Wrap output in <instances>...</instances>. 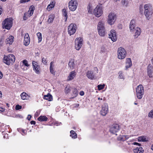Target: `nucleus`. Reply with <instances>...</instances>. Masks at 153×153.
Returning <instances> with one entry per match:
<instances>
[{
    "instance_id": "4",
    "label": "nucleus",
    "mask_w": 153,
    "mask_h": 153,
    "mask_svg": "<svg viewBox=\"0 0 153 153\" xmlns=\"http://www.w3.org/2000/svg\"><path fill=\"white\" fill-rule=\"evenodd\" d=\"M126 51L125 49L122 47L119 48L117 51L118 58L119 59H124L126 56Z\"/></svg>"
},
{
    "instance_id": "21",
    "label": "nucleus",
    "mask_w": 153,
    "mask_h": 153,
    "mask_svg": "<svg viewBox=\"0 0 153 153\" xmlns=\"http://www.w3.org/2000/svg\"><path fill=\"white\" fill-rule=\"evenodd\" d=\"M144 150L141 147H137L133 150L134 153H143Z\"/></svg>"
},
{
    "instance_id": "19",
    "label": "nucleus",
    "mask_w": 153,
    "mask_h": 153,
    "mask_svg": "<svg viewBox=\"0 0 153 153\" xmlns=\"http://www.w3.org/2000/svg\"><path fill=\"white\" fill-rule=\"evenodd\" d=\"M76 75V72L75 71H73L70 73L69 76L68 77L67 80L71 81L72 80Z\"/></svg>"
},
{
    "instance_id": "42",
    "label": "nucleus",
    "mask_w": 153,
    "mask_h": 153,
    "mask_svg": "<svg viewBox=\"0 0 153 153\" xmlns=\"http://www.w3.org/2000/svg\"><path fill=\"white\" fill-rule=\"evenodd\" d=\"M121 3L123 5L126 6L128 5V4L127 0H122Z\"/></svg>"
},
{
    "instance_id": "13",
    "label": "nucleus",
    "mask_w": 153,
    "mask_h": 153,
    "mask_svg": "<svg viewBox=\"0 0 153 153\" xmlns=\"http://www.w3.org/2000/svg\"><path fill=\"white\" fill-rule=\"evenodd\" d=\"M108 37L111 39L113 42H115L117 40V36L116 32L114 30H111L108 34Z\"/></svg>"
},
{
    "instance_id": "49",
    "label": "nucleus",
    "mask_w": 153,
    "mask_h": 153,
    "mask_svg": "<svg viewBox=\"0 0 153 153\" xmlns=\"http://www.w3.org/2000/svg\"><path fill=\"white\" fill-rule=\"evenodd\" d=\"M33 12H34L33 11L29 10L28 11V12L27 13H28V14H29V16H28L29 17L30 16L32 15L33 14Z\"/></svg>"
},
{
    "instance_id": "52",
    "label": "nucleus",
    "mask_w": 153,
    "mask_h": 153,
    "mask_svg": "<svg viewBox=\"0 0 153 153\" xmlns=\"http://www.w3.org/2000/svg\"><path fill=\"white\" fill-rule=\"evenodd\" d=\"M34 7L33 6V5L31 6L30 7L29 10L34 11Z\"/></svg>"
},
{
    "instance_id": "48",
    "label": "nucleus",
    "mask_w": 153,
    "mask_h": 153,
    "mask_svg": "<svg viewBox=\"0 0 153 153\" xmlns=\"http://www.w3.org/2000/svg\"><path fill=\"white\" fill-rule=\"evenodd\" d=\"M22 107L21 106L19 105H16L15 109L16 110H19L22 108Z\"/></svg>"
},
{
    "instance_id": "28",
    "label": "nucleus",
    "mask_w": 153,
    "mask_h": 153,
    "mask_svg": "<svg viewBox=\"0 0 153 153\" xmlns=\"http://www.w3.org/2000/svg\"><path fill=\"white\" fill-rule=\"evenodd\" d=\"M153 13L152 10H149L147 11V12H144V14L146 17L149 19V18L152 15Z\"/></svg>"
},
{
    "instance_id": "36",
    "label": "nucleus",
    "mask_w": 153,
    "mask_h": 153,
    "mask_svg": "<svg viewBox=\"0 0 153 153\" xmlns=\"http://www.w3.org/2000/svg\"><path fill=\"white\" fill-rule=\"evenodd\" d=\"M70 136L72 138H77V134L74 131L71 130L70 131Z\"/></svg>"
},
{
    "instance_id": "20",
    "label": "nucleus",
    "mask_w": 153,
    "mask_h": 153,
    "mask_svg": "<svg viewBox=\"0 0 153 153\" xmlns=\"http://www.w3.org/2000/svg\"><path fill=\"white\" fill-rule=\"evenodd\" d=\"M94 7L93 5L92 4H89L87 7V10L89 13L92 14L94 12Z\"/></svg>"
},
{
    "instance_id": "29",
    "label": "nucleus",
    "mask_w": 153,
    "mask_h": 153,
    "mask_svg": "<svg viewBox=\"0 0 153 153\" xmlns=\"http://www.w3.org/2000/svg\"><path fill=\"white\" fill-rule=\"evenodd\" d=\"M48 118L45 116H40L38 118V120L40 121H46L48 120Z\"/></svg>"
},
{
    "instance_id": "60",
    "label": "nucleus",
    "mask_w": 153,
    "mask_h": 153,
    "mask_svg": "<svg viewBox=\"0 0 153 153\" xmlns=\"http://www.w3.org/2000/svg\"><path fill=\"white\" fill-rule=\"evenodd\" d=\"M4 108H3L2 107H0V111L1 112H3L4 110Z\"/></svg>"
},
{
    "instance_id": "8",
    "label": "nucleus",
    "mask_w": 153,
    "mask_h": 153,
    "mask_svg": "<svg viewBox=\"0 0 153 153\" xmlns=\"http://www.w3.org/2000/svg\"><path fill=\"white\" fill-rule=\"evenodd\" d=\"M78 3L76 0H71L69 2V7L71 11H74L76 9Z\"/></svg>"
},
{
    "instance_id": "22",
    "label": "nucleus",
    "mask_w": 153,
    "mask_h": 153,
    "mask_svg": "<svg viewBox=\"0 0 153 153\" xmlns=\"http://www.w3.org/2000/svg\"><path fill=\"white\" fill-rule=\"evenodd\" d=\"M132 65L131 61L130 58H128L126 59V67L127 69Z\"/></svg>"
},
{
    "instance_id": "64",
    "label": "nucleus",
    "mask_w": 153,
    "mask_h": 153,
    "mask_svg": "<svg viewBox=\"0 0 153 153\" xmlns=\"http://www.w3.org/2000/svg\"><path fill=\"white\" fill-rule=\"evenodd\" d=\"M151 149H152V150H153V145H152V146H151Z\"/></svg>"
},
{
    "instance_id": "39",
    "label": "nucleus",
    "mask_w": 153,
    "mask_h": 153,
    "mask_svg": "<svg viewBox=\"0 0 153 153\" xmlns=\"http://www.w3.org/2000/svg\"><path fill=\"white\" fill-rule=\"evenodd\" d=\"M18 131L19 132H21V131H20L19 130L22 131V132L21 133V134L23 135H26L27 134V131H25V130L22 129H20V128H18L17 129Z\"/></svg>"
},
{
    "instance_id": "35",
    "label": "nucleus",
    "mask_w": 153,
    "mask_h": 153,
    "mask_svg": "<svg viewBox=\"0 0 153 153\" xmlns=\"http://www.w3.org/2000/svg\"><path fill=\"white\" fill-rule=\"evenodd\" d=\"M55 16L53 14L50 15L49 16V18L48 19V22L49 23H51L53 22L54 18Z\"/></svg>"
},
{
    "instance_id": "5",
    "label": "nucleus",
    "mask_w": 153,
    "mask_h": 153,
    "mask_svg": "<svg viewBox=\"0 0 153 153\" xmlns=\"http://www.w3.org/2000/svg\"><path fill=\"white\" fill-rule=\"evenodd\" d=\"M83 44V39L80 37H77L75 40V48L76 50L79 51Z\"/></svg>"
},
{
    "instance_id": "32",
    "label": "nucleus",
    "mask_w": 153,
    "mask_h": 153,
    "mask_svg": "<svg viewBox=\"0 0 153 153\" xmlns=\"http://www.w3.org/2000/svg\"><path fill=\"white\" fill-rule=\"evenodd\" d=\"M71 89V86L69 85H67L65 89V92L66 94H68L70 92Z\"/></svg>"
},
{
    "instance_id": "10",
    "label": "nucleus",
    "mask_w": 153,
    "mask_h": 153,
    "mask_svg": "<svg viewBox=\"0 0 153 153\" xmlns=\"http://www.w3.org/2000/svg\"><path fill=\"white\" fill-rule=\"evenodd\" d=\"M76 28L75 24L71 23L70 25L68 28V32L70 36L74 34L75 33Z\"/></svg>"
},
{
    "instance_id": "3",
    "label": "nucleus",
    "mask_w": 153,
    "mask_h": 153,
    "mask_svg": "<svg viewBox=\"0 0 153 153\" xmlns=\"http://www.w3.org/2000/svg\"><path fill=\"white\" fill-rule=\"evenodd\" d=\"M136 92L137 98L139 99H141L144 94L143 87L142 85H139L137 87Z\"/></svg>"
},
{
    "instance_id": "17",
    "label": "nucleus",
    "mask_w": 153,
    "mask_h": 153,
    "mask_svg": "<svg viewBox=\"0 0 153 153\" xmlns=\"http://www.w3.org/2000/svg\"><path fill=\"white\" fill-rule=\"evenodd\" d=\"M129 27L130 31L131 32H133L136 28L135 21L134 20H132L131 21L130 23Z\"/></svg>"
},
{
    "instance_id": "24",
    "label": "nucleus",
    "mask_w": 153,
    "mask_h": 153,
    "mask_svg": "<svg viewBox=\"0 0 153 153\" xmlns=\"http://www.w3.org/2000/svg\"><path fill=\"white\" fill-rule=\"evenodd\" d=\"M144 12H147V11L152 10V6L150 4H145L144 5Z\"/></svg>"
},
{
    "instance_id": "14",
    "label": "nucleus",
    "mask_w": 153,
    "mask_h": 153,
    "mask_svg": "<svg viewBox=\"0 0 153 153\" xmlns=\"http://www.w3.org/2000/svg\"><path fill=\"white\" fill-rule=\"evenodd\" d=\"M153 66L151 64H149L147 67V75L150 78L153 77Z\"/></svg>"
},
{
    "instance_id": "47",
    "label": "nucleus",
    "mask_w": 153,
    "mask_h": 153,
    "mask_svg": "<svg viewBox=\"0 0 153 153\" xmlns=\"http://www.w3.org/2000/svg\"><path fill=\"white\" fill-rule=\"evenodd\" d=\"M42 62L44 64L46 65L47 63L46 59L43 57L42 59Z\"/></svg>"
},
{
    "instance_id": "1",
    "label": "nucleus",
    "mask_w": 153,
    "mask_h": 153,
    "mask_svg": "<svg viewBox=\"0 0 153 153\" xmlns=\"http://www.w3.org/2000/svg\"><path fill=\"white\" fill-rule=\"evenodd\" d=\"M97 29L98 34L100 36L103 37L105 36L106 32L104 22L100 21L99 22L97 25Z\"/></svg>"
},
{
    "instance_id": "51",
    "label": "nucleus",
    "mask_w": 153,
    "mask_h": 153,
    "mask_svg": "<svg viewBox=\"0 0 153 153\" xmlns=\"http://www.w3.org/2000/svg\"><path fill=\"white\" fill-rule=\"evenodd\" d=\"M125 136V140H127L128 139H129L130 137H131V136H132L131 135H124Z\"/></svg>"
},
{
    "instance_id": "44",
    "label": "nucleus",
    "mask_w": 153,
    "mask_h": 153,
    "mask_svg": "<svg viewBox=\"0 0 153 153\" xmlns=\"http://www.w3.org/2000/svg\"><path fill=\"white\" fill-rule=\"evenodd\" d=\"M22 63L25 66H26L27 67H28L29 66V65L26 59L23 60Z\"/></svg>"
},
{
    "instance_id": "18",
    "label": "nucleus",
    "mask_w": 153,
    "mask_h": 153,
    "mask_svg": "<svg viewBox=\"0 0 153 153\" xmlns=\"http://www.w3.org/2000/svg\"><path fill=\"white\" fill-rule=\"evenodd\" d=\"M14 37L12 36H10L6 39L5 42L7 44H12L13 41Z\"/></svg>"
},
{
    "instance_id": "45",
    "label": "nucleus",
    "mask_w": 153,
    "mask_h": 153,
    "mask_svg": "<svg viewBox=\"0 0 153 153\" xmlns=\"http://www.w3.org/2000/svg\"><path fill=\"white\" fill-rule=\"evenodd\" d=\"M105 86V85L104 84H103L102 85H99L97 86L98 88V90H101L103 89L104 88Z\"/></svg>"
},
{
    "instance_id": "31",
    "label": "nucleus",
    "mask_w": 153,
    "mask_h": 153,
    "mask_svg": "<svg viewBox=\"0 0 153 153\" xmlns=\"http://www.w3.org/2000/svg\"><path fill=\"white\" fill-rule=\"evenodd\" d=\"M78 92L77 89L76 88H74L73 91V93L72 96L73 97L72 98H74L76 97L78 95Z\"/></svg>"
},
{
    "instance_id": "9",
    "label": "nucleus",
    "mask_w": 153,
    "mask_h": 153,
    "mask_svg": "<svg viewBox=\"0 0 153 153\" xmlns=\"http://www.w3.org/2000/svg\"><path fill=\"white\" fill-rule=\"evenodd\" d=\"M116 19V15L114 13H111L108 16V22L109 25H112L114 24Z\"/></svg>"
},
{
    "instance_id": "40",
    "label": "nucleus",
    "mask_w": 153,
    "mask_h": 153,
    "mask_svg": "<svg viewBox=\"0 0 153 153\" xmlns=\"http://www.w3.org/2000/svg\"><path fill=\"white\" fill-rule=\"evenodd\" d=\"M124 135H120L118 137V140H120L121 141H125V138Z\"/></svg>"
},
{
    "instance_id": "2",
    "label": "nucleus",
    "mask_w": 153,
    "mask_h": 153,
    "mask_svg": "<svg viewBox=\"0 0 153 153\" xmlns=\"http://www.w3.org/2000/svg\"><path fill=\"white\" fill-rule=\"evenodd\" d=\"M15 56L13 54H9L8 56L4 55L3 58V62L7 65H10L15 61Z\"/></svg>"
},
{
    "instance_id": "12",
    "label": "nucleus",
    "mask_w": 153,
    "mask_h": 153,
    "mask_svg": "<svg viewBox=\"0 0 153 153\" xmlns=\"http://www.w3.org/2000/svg\"><path fill=\"white\" fill-rule=\"evenodd\" d=\"M108 112V106L107 103L104 104L102 106V108L100 111L101 114L105 116Z\"/></svg>"
},
{
    "instance_id": "56",
    "label": "nucleus",
    "mask_w": 153,
    "mask_h": 153,
    "mask_svg": "<svg viewBox=\"0 0 153 153\" xmlns=\"http://www.w3.org/2000/svg\"><path fill=\"white\" fill-rule=\"evenodd\" d=\"M105 48L104 47H102L101 48V51L102 52H105Z\"/></svg>"
},
{
    "instance_id": "26",
    "label": "nucleus",
    "mask_w": 153,
    "mask_h": 153,
    "mask_svg": "<svg viewBox=\"0 0 153 153\" xmlns=\"http://www.w3.org/2000/svg\"><path fill=\"white\" fill-rule=\"evenodd\" d=\"M44 98L49 101H51L53 100L52 95L49 94H48L47 95H45L44 96Z\"/></svg>"
},
{
    "instance_id": "16",
    "label": "nucleus",
    "mask_w": 153,
    "mask_h": 153,
    "mask_svg": "<svg viewBox=\"0 0 153 153\" xmlns=\"http://www.w3.org/2000/svg\"><path fill=\"white\" fill-rule=\"evenodd\" d=\"M133 32H134V37L137 38L140 35L141 33V30L140 27H136Z\"/></svg>"
},
{
    "instance_id": "61",
    "label": "nucleus",
    "mask_w": 153,
    "mask_h": 153,
    "mask_svg": "<svg viewBox=\"0 0 153 153\" xmlns=\"http://www.w3.org/2000/svg\"><path fill=\"white\" fill-rule=\"evenodd\" d=\"M3 77V74L0 71V79H1Z\"/></svg>"
},
{
    "instance_id": "55",
    "label": "nucleus",
    "mask_w": 153,
    "mask_h": 153,
    "mask_svg": "<svg viewBox=\"0 0 153 153\" xmlns=\"http://www.w3.org/2000/svg\"><path fill=\"white\" fill-rule=\"evenodd\" d=\"M79 94L81 96H83L84 94V92L83 91H81L79 93Z\"/></svg>"
},
{
    "instance_id": "62",
    "label": "nucleus",
    "mask_w": 153,
    "mask_h": 153,
    "mask_svg": "<svg viewBox=\"0 0 153 153\" xmlns=\"http://www.w3.org/2000/svg\"><path fill=\"white\" fill-rule=\"evenodd\" d=\"M94 70L95 71H97V73L98 72V69L97 67H95L94 68Z\"/></svg>"
},
{
    "instance_id": "11",
    "label": "nucleus",
    "mask_w": 153,
    "mask_h": 153,
    "mask_svg": "<svg viewBox=\"0 0 153 153\" xmlns=\"http://www.w3.org/2000/svg\"><path fill=\"white\" fill-rule=\"evenodd\" d=\"M119 129L120 128L119 125L115 124L111 126L110 129V131L111 133L115 134L117 135V134L115 133L117 132Z\"/></svg>"
},
{
    "instance_id": "34",
    "label": "nucleus",
    "mask_w": 153,
    "mask_h": 153,
    "mask_svg": "<svg viewBox=\"0 0 153 153\" xmlns=\"http://www.w3.org/2000/svg\"><path fill=\"white\" fill-rule=\"evenodd\" d=\"M68 65L70 68L72 69L74 68L75 64L74 63V61L73 60H71L69 62Z\"/></svg>"
},
{
    "instance_id": "41",
    "label": "nucleus",
    "mask_w": 153,
    "mask_h": 153,
    "mask_svg": "<svg viewBox=\"0 0 153 153\" xmlns=\"http://www.w3.org/2000/svg\"><path fill=\"white\" fill-rule=\"evenodd\" d=\"M138 140L140 142H144L146 141V138L143 137H140L138 138Z\"/></svg>"
},
{
    "instance_id": "54",
    "label": "nucleus",
    "mask_w": 153,
    "mask_h": 153,
    "mask_svg": "<svg viewBox=\"0 0 153 153\" xmlns=\"http://www.w3.org/2000/svg\"><path fill=\"white\" fill-rule=\"evenodd\" d=\"M30 0H22L20 1V2L21 3H24L27 2H28Z\"/></svg>"
},
{
    "instance_id": "43",
    "label": "nucleus",
    "mask_w": 153,
    "mask_h": 153,
    "mask_svg": "<svg viewBox=\"0 0 153 153\" xmlns=\"http://www.w3.org/2000/svg\"><path fill=\"white\" fill-rule=\"evenodd\" d=\"M148 116L151 118H153V109L149 112Z\"/></svg>"
},
{
    "instance_id": "30",
    "label": "nucleus",
    "mask_w": 153,
    "mask_h": 153,
    "mask_svg": "<svg viewBox=\"0 0 153 153\" xmlns=\"http://www.w3.org/2000/svg\"><path fill=\"white\" fill-rule=\"evenodd\" d=\"M53 62H51L50 63V72L53 75H55V73L53 70L54 65H53Z\"/></svg>"
},
{
    "instance_id": "57",
    "label": "nucleus",
    "mask_w": 153,
    "mask_h": 153,
    "mask_svg": "<svg viewBox=\"0 0 153 153\" xmlns=\"http://www.w3.org/2000/svg\"><path fill=\"white\" fill-rule=\"evenodd\" d=\"M132 144L134 145H138L139 146H140V144L137 142H134L133 143H132Z\"/></svg>"
},
{
    "instance_id": "63",
    "label": "nucleus",
    "mask_w": 153,
    "mask_h": 153,
    "mask_svg": "<svg viewBox=\"0 0 153 153\" xmlns=\"http://www.w3.org/2000/svg\"><path fill=\"white\" fill-rule=\"evenodd\" d=\"M147 82H150L151 81V79H147Z\"/></svg>"
},
{
    "instance_id": "53",
    "label": "nucleus",
    "mask_w": 153,
    "mask_h": 153,
    "mask_svg": "<svg viewBox=\"0 0 153 153\" xmlns=\"http://www.w3.org/2000/svg\"><path fill=\"white\" fill-rule=\"evenodd\" d=\"M32 64H33V67H34V66H36V65H38L36 64V62L35 61H33Z\"/></svg>"
},
{
    "instance_id": "7",
    "label": "nucleus",
    "mask_w": 153,
    "mask_h": 153,
    "mask_svg": "<svg viewBox=\"0 0 153 153\" xmlns=\"http://www.w3.org/2000/svg\"><path fill=\"white\" fill-rule=\"evenodd\" d=\"M103 11L102 6L97 5L94 10L93 13L97 17H99L102 14Z\"/></svg>"
},
{
    "instance_id": "58",
    "label": "nucleus",
    "mask_w": 153,
    "mask_h": 153,
    "mask_svg": "<svg viewBox=\"0 0 153 153\" xmlns=\"http://www.w3.org/2000/svg\"><path fill=\"white\" fill-rule=\"evenodd\" d=\"M31 117V116L30 115H28L27 117V119L28 120H30Z\"/></svg>"
},
{
    "instance_id": "33",
    "label": "nucleus",
    "mask_w": 153,
    "mask_h": 153,
    "mask_svg": "<svg viewBox=\"0 0 153 153\" xmlns=\"http://www.w3.org/2000/svg\"><path fill=\"white\" fill-rule=\"evenodd\" d=\"M54 6L55 3L53 1H52L48 5L47 7V9L49 11H50L52 8L54 7Z\"/></svg>"
},
{
    "instance_id": "15",
    "label": "nucleus",
    "mask_w": 153,
    "mask_h": 153,
    "mask_svg": "<svg viewBox=\"0 0 153 153\" xmlns=\"http://www.w3.org/2000/svg\"><path fill=\"white\" fill-rule=\"evenodd\" d=\"M30 42V38L28 34L26 33L25 34L24 40V44L25 46L29 45Z\"/></svg>"
},
{
    "instance_id": "46",
    "label": "nucleus",
    "mask_w": 153,
    "mask_h": 153,
    "mask_svg": "<svg viewBox=\"0 0 153 153\" xmlns=\"http://www.w3.org/2000/svg\"><path fill=\"white\" fill-rule=\"evenodd\" d=\"M28 16H29V14H28V13H25L23 17V19L24 20H26Z\"/></svg>"
},
{
    "instance_id": "37",
    "label": "nucleus",
    "mask_w": 153,
    "mask_h": 153,
    "mask_svg": "<svg viewBox=\"0 0 153 153\" xmlns=\"http://www.w3.org/2000/svg\"><path fill=\"white\" fill-rule=\"evenodd\" d=\"M39 65H36V66H34L33 67V70L35 71L36 74H39L40 73L39 71Z\"/></svg>"
},
{
    "instance_id": "50",
    "label": "nucleus",
    "mask_w": 153,
    "mask_h": 153,
    "mask_svg": "<svg viewBox=\"0 0 153 153\" xmlns=\"http://www.w3.org/2000/svg\"><path fill=\"white\" fill-rule=\"evenodd\" d=\"M119 78L120 79H123V76L121 72H119Z\"/></svg>"
},
{
    "instance_id": "27",
    "label": "nucleus",
    "mask_w": 153,
    "mask_h": 153,
    "mask_svg": "<svg viewBox=\"0 0 153 153\" xmlns=\"http://www.w3.org/2000/svg\"><path fill=\"white\" fill-rule=\"evenodd\" d=\"M62 13L63 15L64 16L65 21H66L68 19V15L67 14V11L65 9H63L62 10Z\"/></svg>"
},
{
    "instance_id": "23",
    "label": "nucleus",
    "mask_w": 153,
    "mask_h": 153,
    "mask_svg": "<svg viewBox=\"0 0 153 153\" xmlns=\"http://www.w3.org/2000/svg\"><path fill=\"white\" fill-rule=\"evenodd\" d=\"M87 76L89 79H92L94 77V75L92 71H88L87 73Z\"/></svg>"
},
{
    "instance_id": "6",
    "label": "nucleus",
    "mask_w": 153,
    "mask_h": 153,
    "mask_svg": "<svg viewBox=\"0 0 153 153\" xmlns=\"http://www.w3.org/2000/svg\"><path fill=\"white\" fill-rule=\"evenodd\" d=\"M2 25L5 28L9 30L12 26V21L10 18H7L2 22Z\"/></svg>"
},
{
    "instance_id": "25",
    "label": "nucleus",
    "mask_w": 153,
    "mask_h": 153,
    "mask_svg": "<svg viewBox=\"0 0 153 153\" xmlns=\"http://www.w3.org/2000/svg\"><path fill=\"white\" fill-rule=\"evenodd\" d=\"M20 96L21 99L23 100H27L29 97V95L25 92L21 93L20 94Z\"/></svg>"
},
{
    "instance_id": "59",
    "label": "nucleus",
    "mask_w": 153,
    "mask_h": 153,
    "mask_svg": "<svg viewBox=\"0 0 153 153\" xmlns=\"http://www.w3.org/2000/svg\"><path fill=\"white\" fill-rule=\"evenodd\" d=\"M30 123L31 124H33V125H35L36 123L33 120H32V121H31Z\"/></svg>"
},
{
    "instance_id": "38",
    "label": "nucleus",
    "mask_w": 153,
    "mask_h": 153,
    "mask_svg": "<svg viewBox=\"0 0 153 153\" xmlns=\"http://www.w3.org/2000/svg\"><path fill=\"white\" fill-rule=\"evenodd\" d=\"M37 36L38 38V42L39 43L42 41V34L40 32H38L37 33Z\"/></svg>"
}]
</instances>
